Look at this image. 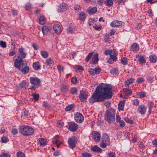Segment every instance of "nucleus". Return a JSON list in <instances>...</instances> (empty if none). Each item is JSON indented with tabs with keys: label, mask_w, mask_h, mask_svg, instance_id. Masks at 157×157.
Returning <instances> with one entry per match:
<instances>
[{
	"label": "nucleus",
	"mask_w": 157,
	"mask_h": 157,
	"mask_svg": "<svg viewBox=\"0 0 157 157\" xmlns=\"http://www.w3.org/2000/svg\"><path fill=\"white\" fill-rule=\"evenodd\" d=\"M112 87L109 85L100 84L96 88L94 93L89 100L90 103L101 101L105 99L111 98L113 95Z\"/></svg>",
	"instance_id": "1"
},
{
	"label": "nucleus",
	"mask_w": 157,
	"mask_h": 157,
	"mask_svg": "<svg viewBox=\"0 0 157 157\" xmlns=\"http://www.w3.org/2000/svg\"><path fill=\"white\" fill-rule=\"evenodd\" d=\"M14 66L19 70H21L24 74H25L28 73L29 71V68L27 65L26 61L23 60L19 57L17 59L14 61Z\"/></svg>",
	"instance_id": "2"
},
{
	"label": "nucleus",
	"mask_w": 157,
	"mask_h": 157,
	"mask_svg": "<svg viewBox=\"0 0 157 157\" xmlns=\"http://www.w3.org/2000/svg\"><path fill=\"white\" fill-rule=\"evenodd\" d=\"M115 110L114 109L111 108L107 109L105 114V119L109 123L111 124L115 121Z\"/></svg>",
	"instance_id": "3"
},
{
	"label": "nucleus",
	"mask_w": 157,
	"mask_h": 157,
	"mask_svg": "<svg viewBox=\"0 0 157 157\" xmlns=\"http://www.w3.org/2000/svg\"><path fill=\"white\" fill-rule=\"evenodd\" d=\"M20 129L21 132L25 136H29L33 134L34 129L30 126L23 125L21 126Z\"/></svg>",
	"instance_id": "4"
},
{
	"label": "nucleus",
	"mask_w": 157,
	"mask_h": 157,
	"mask_svg": "<svg viewBox=\"0 0 157 157\" xmlns=\"http://www.w3.org/2000/svg\"><path fill=\"white\" fill-rule=\"evenodd\" d=\"M19 56L16 57V56H14L13 57V59L16 60L17 59L18 57H19L21 59H24L25 58L26 56V54L25 52V51L24 49V48H20L18 49V51Z\"/></svg>",
	"instance_id": "5"
},
{
	"label": "nucleus",
	"mask_w": 157,
	"mask_h": 157,
	"mask_svg": "<svg viewBox=\"0 0 157 157\" xmlns=\"http://www.w3.org/2000/svg\"><path fill=\"white\" fill-rule=\"evenodd\" d=\"M68 142L69 147L73 149L76 146V144L77 142V139L76 137L72 136L69 139Z\"/></svg>",
	"instance_id": "6"
},
{
	"label": "nucleus",
	"mask_w": 157,
	"mask_h": 157,
	"mask_svg": "<svg viewBox=\"0 0 157 157\" xmlns=\"http://www.w3.org/2000/svg\"><path fill=\"white\" fill-rule=\"evenodd\" d=\"M29 79L31 84L39 86L40 83V79L36 77H30L29 78Z\"/></svg>",
	"instance_id": "7"
},
{
	"label": "nucleus",
	"mask_w": 157,
	"mask_h": 157,
	"mask_svg": "<svg viewBox=\"0 0 157 157\" xmlns=\"http://www.w3.org/2000/svg\"><path fill=\"white\" fill-rule=\"evenodd\" d=\"M68 129L71 131L75 132L76 131L78 127L77 124L74 122H70L68 124Z\"/></svg>",
	"instance_id": "8"
},
{
	"label": "nucleus",
	"mask_w": 157,
	"mask_h": 157,
	"mask_svg": "<svg viewBox=\"0 0 157 157\" xmlns=\"http://www.w3.org/2000/svg\"><path fill=\"white\" fill-rule=\"evenodd\" d=\"M75 119L77 122L82 123L84 120V117L82 114L79 113H77L75 114Z\"/></svg>",
	"instance_id": "9"
},
{
	"label": "nucleus",
	"mask_w": 157,
	"mask_h": 157,
	"mask_svg": "<svg viewBox=\"0 0 157 157\" xmlns=\"http://www.w3.org/2000/svg\"><path fill=\"white\" fill-rule=\"evenodd\" d=\"M87 96L88 94L86 92L82 91L80 92L79 95L80 101L83 102L86 101Z\"/></svg>",
	"instance_id": "10"
},
{
	"label": "nucleus",
	"mask_w": 157,
	"mask_h": 157,
	"mask_svg": "<svg viewBox=\"0 0 157 157\" xmlns=\"http://www.w3.org/2000/svg\"><path fill=\"white\" fill-rule=\"evenodd\" d=\"M147 107L144 105H140L138 108V111L141 115L144 114L146 112Z\"/></svg>",
	"instance_id": "11"
},
{
	"label": "nucleus",
	"mask_w": 157,
	"mask_h": 157,
	"mask_svg": "<svg viewBox=\"0 0 157 157\" xmlns=\"http://www.w3.org/2000/svg\"><path fill=\"white\" fill-rule=\"evenodd\" d=\"M92 137L96 142L99 141L100 140V135L99 132L97 131H94L93 132L92 134Z\"/></svg>",
	"instance_id": "12"
},
{
	"label": "nucleus",
	"mask_w": 157,
	"mask_h": 157,
	"mask_svg": "<svg viewBox=\"0 0 157 157\" xmlns=\"http://www.w3.org/2000/svg\"><path fill=\"white\" fill-rule=\"evenodd\" d=\"M117 52L115 50H110L109 56L110 57L113 59L114 61H117Z\"/></svg>",
	"instance_id": "13"
},
{
	"label": "nucleus",
	"mask_w": 157,
	"mask_h": 157,
	"mask_svg": "<svg viewBox=\"0 0 157 157\" xmlns=\"http://www.w3.org/2000/svg\"><path fill=\"white\" fill-rule=\"evenodd\" d=\"M123 23L121 21H114L111 23L110 25L112 27H117L122 25Z\"/></svg>",
	"instance_id": "14"
},
{
	"label": "nucleus",
	"mask_w": 157,
	"mask_h": 157,
	"mask_svg": "<svg viewBox=\"0 0 157 157\" xmlns=\"http://www.w3.org/2000/svg\"><path fill=\"white\" fill-rule=\"evenodd\" d=\"M53 29L56 34H58L61 33V28L59 25H54L53 26Z\"/></svg>",
	"instance_id": "15"
},
{
	"label": "nucleus",
	"mask_w": 157,
	"mask_h": 157,
	"mask_svg": "<svg viewBox=\"0 0 157 157\" xmlns=\"http://www.w3.org/2000/svg\"><path fill=\"white\" fill-rule=\"evenodd\" d=\"M101 141L108 144L110 143V140L109 137L105 133L103 134L102 137Z\"/></svg>",
	"instance_id": "16"
},
{
	"label": "nucleus",
	"mask_w": 157,
	"mask_h": 157,
	"mask_svg": "<svg viewBox=\"0 0 157 157\" xmlns=\"http://www.w3.org/2000/svg\"><path fill=\"white\" fill-rule=\"evenodd\" d=\"M149 59L150 62L154 63L157 60V57L155 55H152L149 56Z\"/></svg>",
	"instance_id": "17"
},
{
	"label": "nucleus",
	"mask_w": 157,
	"mask_h": 157,
	"mask_svg": "<svg viewBox=\"0 0 157 157\" xmlns=\"http://www.w3.org/2000/svg\"><path fill=\"white\" fill-rule=\"evenodd\" d=\"M33 69L35 70H38L40 69V65L38 62H36L33 63Z\"/></svg>",
	"instance_id": "18"
},
{
	"label": "nucleus",
	"mask_w": 157,
	"mask_h": 157,
	"mask_svg": "<svg viewBox=\"0 0 157 157\" xmlns=\"http://www.w3.org/2000/svg\"><path fill=\"white\" fill-rule=\"evenodd\" d=\"M92 151L97 152L101 153L102 149L98 147L97 145H95L91 148Z\"/></svg>",
	"instance_id": "19"
},
{
	"label": "nucleus",
	"mask_w": 157,
	"mask_h": 157,
	"mask_svg": "<svg viewBox=\"0 0 157 157\" xmlns=\"http://www.w3.org/2000/svg\"><path fill=\"white\" fill-rule=\"evenodd\" d=\"M38 142L40 145L45 146L47 144V142L46 140L43 138H40Z\"/></svg>",
	"instance_id": "20"
},
{
	"label": "nucleus",
	"mask_w": 157,
	"mask_h": 157,
	"mask_svg": "<svg viewBox=\"0 0 157 157\" xmlns=\"http://www.w3.org/2000/svg\"><path fill=\"white\" fill-rule=\"evenodd\" d=\"M78 17L80 20L81 21L85 20L86 18L85 13L82 11L80 12Z\"/></svg>",
	"instance_id": "21"
},
{
	"label": "nucleus",
	"mask_w": 157,
	"mask_h": 157,
	"mask_svg": "<svg viewBox=\"0 0 157 157\" xmlns=\"http://www.w3.org/2000/svg\"><path fill=\"white\" fill-rule=\"evenodd\" d=\"M139 46L137 43L133 44L131 46V49L133 51H137L139 50Z\"/></svg>",
	"instance_id": "22"
},
{
	"label": "nucleus",
	"mask_w": 157,
	"mask_h": 157,
	"mask_svg": "<svg viewBox=\"0 0 157 157\" xmlns=\"http://www.w3.org/2000/svg\"><path fill=\"white\" fill-rule=\"evenodd\" d=\"M98 60V54H96L94 56V57L92 58V62L93 64H96L97 63Z\"/></svg>",
	"instance_id": "23"
},
{
	"label": "nucleus",
	"mask_w": 157,
	"mask_h": 157,
	"mask_svg": "<svg viewBox=\"0 0 157 157\" xmlns=\"http://www.w3.org/2000/svg\"><path fill=\"white\" fill-rule=\"evenodd\" d=\"M133 79L132 78H130L124 82L125 86L126 87H128V85L130 84H132L133 82Z\"/></svg>",
	"instance_id": "24"
},
{
	"label": "nucleus",
	"mask_w": 157,
	"mask_h": 157,
	"mask_svg": "<svg viewBox=\"0 0 157 157\" xmlns=\"http://www.w3.org/2000/svg\"><path fill=\"white\" fill-rule=\"evenodd\" d=\"M53 61L50 58L46 60L45 64L47 66H51L54 64Z\"/></svg>",
	"instance_id": "25"
},
{
	"label": "nucleus",
	"mask_w": 157,
	"mask_h": 157,
	"mask_svg": "<svg viewBox=\"0 0 157 157\" xmlns=\"http://www.w3.org/2000/svg\"><path fill=\"white\" fill-rule=\"evenodd\" d=\"M68 6L66 3H63L60 6V11H64L67 10L68 8Z\"/></svg>",
	"instance_id": "26"
},
{
	"label": "nucleus",
	"mask_w": 157,
	"mask_h": 157,
	"mask_svg": "<svg viewBox=\"0 0 157 157\" xmlns=\"http://www.w3.org/2000/svg\"><path fill=\"white\" fill-rule=\"evenodd\" d=\"M125 103V101H121L118 105V109L119 111L122 110L123 109L124 104Z\"/></svg>",
	"instance_id": "27"
},
{
	"label": "nucleus",
	"mask_w": 157,
	"mask_h": 157,
	"mask_svg": "<svg viewBox=\"0 0 157 157\" xmlns=\"http://www.w3.org/2000/svg\"><path fill=\"white\" fill-rule=\"evenodd\" d=\"M42 32L44 35H45L47 34L49 29L48 27L46 26H44L42 27Z\"/></svg>",
	"instance_id": "28"
},
{
	"label": "nucleus",
	"mask_w": 157,
	"mask_h": 157,
	"mask_svg": "<svg viewBox=\"0 0 157 157\" xmlns=\"http://www.w3.org/2000/svg\"><path fill=\"white\" fill-rule=\"evenodd\" d=\"M41 56L44 58H47L48 56V54L47 52L44 51H42L40 52Z\"/></svg>",
	"instance_id": "29"
},
{
	"label": "nucleus",
	"mask_w": 157,
	"mask_h": 157,
	"mask_svg": "<svg viewBox=\"0 0 157 157\" xmlns=\"http://www.w3.org/2000/svg\"><path fill=\"white\" fill-rule=\"evenodd\" d=\"M110 73L113 75H116L119 73V71L117 69L114 68L111 70Z\"/></svg>",
	"instance_id": "30"
},
{
	"label": "nucleus",
	"mask_w": 157,
	"mask_h": 157,
	"mask_svg": "<svg viewBox=\"0 0 157 157\" xmlns=\"http://www.w3.org/2000/svg\"><path fill=\"white\" fill-rule=\"evenodd\" d=\"M124 94L127 95H130L132 94V91L130 90L127 89H123Z\"/></svg>",
	"instance_id": "31"
},
{
	"label": "nucleus",
	"mask_w": 157,
	"mask_h": 157,
	"mask_svg": "<svg viewBox=\"0 0 157 157\" xmlns=\"http://www.w3.org/2000/svg\"><path fill=\"white\" fill-rule=\"evenodd\" d=\"M139 61L140 63L143 64L146 63L145 59L143 56H141L140 55H139Z\"/></svg>",
	"instance_id": "32"
},
{
	"label": "nucleus",
	"mask_w": 157,
	"mask_h": 157,
	"mask_svg": "<svg viewBox=\"0 0 157 157\" xmlns=\"http://www.w3.org/2000/svg\"><path fill=\"white\" fill-rule=\"evenodd\" d=\"M28 86L27 82L25 81H23L20 83V87L21 88H26Z\"/></svg>",
	"instance_id": "33"
},
{
	"label": "nucleus",
	"mask_w": 157,
	"mask_h": 157,
	"mask_svg": "<svg viewBox=\"0 0 157 157\" xmlns=\"http://www.w3.org/2000/svg\"><path fill=\"white\" fill-rule=\"evenodd\" d=\"M39 23L43 25L45 21V18L43 16H41L39 18Z\"/></svg>",
	"instance_id": "34"
},
{
	"label": "nucleus",
	"mask_w": 157,
	"mask_h": 157,
	"mask_svg": "<svg viewBox=\"0 0 157 157\" xmlns=\"http://www.w3.org/2000/svg\"><path fill=\"white\" fill-rule=\"evenodd\" d=\"M97 11V8L96 7H94L90 10L89 13L90 14H93L96 13Z\"/></svg>",
	"instance_id": "35"
},
{
	"label": "nucleus",
	"mask_w": 157,
	"mask_h": 157,
	"mask_svg": "<svg viewBox=\"0 0 157 157\" xmlns=\"http://www.w3.org/2000/svg\"><path fill=\"white\" fill-rule=\"evenodd\" d=\"M78 90L76 87L72 88L70 90V92L71 94H77Z\"/></svg>",
	"instance_id": "36"
},
{
	"label": "nucleus",
	"mask_w": 157,
	"mask_h": 157,
	"mask_svg": "<svg viewBox=\"0 0 157 157\" xmlns=\"http://www.w3.org/2000/svg\"><path fill=\"white\" fill-rule=\"evenodd\" d=\"M74 9L75 10V12H78L81 10L80 5L79 4H78L75 5Z\"/></svg>",
	"instance_id": "37"
},
{
	"label": "nucleus",
	"mask_w": 157,
	"mask_h": 157,
	"mask_svg": "<svg viewBox=\"0 0 157 157\" xmlns=\"http://www.w3.org/2000/svg\"><path fill=\"white\" fill-rule=\"evenodd\" d=\"M148 108H149V113H151L152 108L154 106L152 102L149 101L148 103Z\"/></svg>",
	"instance_id": "38"
},
{
	"label": "nucleus",
	"mask_w": 157,
	"mask_h": 157,
	"mask_svg": "<svg viewBox=\"0 0 157 157\" xmlns=\"http://www.w3.org/2000/svg\"><path fill=\"white\" fill-rule=\"evenodd\" d=\"M68 90V87L66 85H63L61 88V90L62 91H63L64 93H66Z\"/></svg>",
	"instance_id": "39"
},
{
	"label": "nucleus",
	"mask_w": 157,
	"mask_h": 157,
	"mask_svg": "<svg viewBox=\"0 0 157 157\" xmlns=\"http://www.w3.org/2000/svg\"><path fill=\"white\" fill-rule=\"evenodd\" d=\"M106 5L108 6H111L113 4V0H106L105 1Z\"/></svg>",
	"instance_id": "40"
},
{
	"label": "nucleus",
	"mask_w": 157,
	"mask_h": 157,
	"mask_svg": "<svg viewBox=\"0 0 157 157\" xmlns=\"http://www.w3.org/2000/svg\"><path fill=\"white\" fill-rule=\"evenodd\" d=\"M127 59L125 57L121 58V63L123 65H126L127 64Z\"/></svg>",
	"instance_id": "41"
},
{
	"label": "nucleus",
	"mask_w": 157,
	"mask_h": 157,
	"mask_svg": "<svg viewBox=\"0 0 157 157\" xmlns=\"http://www.w3.org/2000/svg\"><path fill=\"white\" fill-rule=\"evenodd\" d=\"M58 136H55L54 138H53L52 139V142L53 143L56 144L58 143H59L60 142L58 140Z\"/></svg>",
	"instance_id": "42"
},
{
	"label": "nucleus",
	"mask_w": 157,
	"mask_h": 157,
	"mask_svg": "<svg viewBox=\"0 0 157 157\" xmlns=\"http://www.w3.org/2000/svg\"><path fill=\"white\" fill-rule=\"evenodd\" d=\"M28 116V112L27 111L25 110L24 112H23L21 113V118H23L24 119L25 118H26Z\"/></svg>",
	"instance_id": "43"
},
{
	"label": "nucleus",
	"mask_w": 157,
	"mask_h": 157,
	"mask_svg": "<svg viewBox=\"0 0 157 157\" xmlns=\"http://www.w3.org/2000/svg\"><path fill=\"white\" fill-rule=\"evenodd\" d=\"M93 52H90L89 53L88 55L86 57L85 59V61L86 62H88L90 59L92 55H93Z\"/></svg>",
	"instance_id": "44"
},
{
	"label": "nucleus",
	"mask_w": 157,
	"mask_h": 157,
	"mask_svg": "<svg viewBox=\"0 0 157 157\" xmlns=\"http://www.w3.org/2000/svg\"><path fill=\"white\" fill-rule=\"evenodd\" d=\"M74 106L73 105L71 104L67 106L65 109V110L66 111H69L72 110Z\"/></svg>",
	"instance_id": "45"
},
{
	"label": "nucleus",
	"mask_w": 157,
	"mask_h": 157,
	"mask_svg": "<svg viewBox=\"0 0 157 157\" xmlns=\"http://www.w3.org/2000/svg\"><path fill=\"white\" fill-rule=\"evenodd\" d=\"M82 157H91L92 155L87 152H85L82 153Z\"/></svg>",
	"instance_id": "46"
},
{
	"label": "nucleus",
	"mask_w": 157,
	"mask_h": 157,
	"mask_svg": "<svg viewBox=\"0 0 157 157\" xmlns=\"http://www.w3.org/2000/svg\"><path fill=\"white\" fill-rule=\"evenodd\" d=\"M74 68L78 71H83V69L82 66L80 65H75Z\"/></svg>",
	"instance_id": "47"
},
{
	"label": "nucleus",
	"mask_w": 157,
	"mask_h": 157,
	"mask_svg": "<svg viewBox=\"0 0 157 157\" xmlns=\"http://www.w3.org/2000/svg\"><path fill=\"white\" fill-rule=\"evenodd\" d=\"M146 93L145 92L141 91L139 93L138 95L140 98H144L146 96Z\"/></svg>",
	"instance_id": "48"
},
{
	"label": "nucleus",
	"mask_w": 157,
	"mask_h": 157,
	"mask_svg": "<svg viewBox=\"0 0 157 157\" xmlns=\"http://www.w3.org/2000/svg\"><path fill=\"white\" fill-rule=\"evenodd\" d=\"M17 157H25L24 154L21 151H18L17 153Z\"/></svg>",
	"instance_id": "49"
},
{
	"label": "nucleus",
	"mask_w": 157,
	"mask_h": 157,
	"mask_svg": "<svg viewBox=\"0 0 157 157\" xmlns=\"http://www.w3.org/2000/svg\"><path fill=\"white\" fill-rule=\"evenodd\" d=\"M34 99L36 101H37L39 99V96L38 94H32Z\"/></svg>",
	"instance_id": "50"
},
{
	"label": "nucleus",
	"mask_w": 157,
	"mask_h": 157,
	"mask_svg": "<svg viewBox=\"0 0 157 157\" xmlns=\"http://www.w3.org/2000/svg\"><path fill=\"white\" fill-rule=\"evenodd\" d=\"M108 156L109 157H116V154L113 151H110L108 153Z\"/></svg>",
	"instance_id": "51"
},
{
	"label": "nucleus",
	"mask_w": 157,
	"mask_h": 157,
	"mask_svg": "<svg viewBox=\"0 0 157 157\" xmlns=\"http://www.w3.org/2000/svg\"><path fill=\"white\" fill-rule=\"evenodd\" d=\"M124 120L126 122L131 124H133L134 122L133 121L130 120L128 118H124Z\"/></svg>",
	"instance_id": "52"
},
{
	"label": "nucleus",
	"mask_w": 157,
	"mask_h": 157,
	"mask_svg": "<svg viewBox=\"0 0 157 157\" xmlns=\"http://www.w3.org/2000/svg\"><path fill=\"white\" fill-rule=\"evenodd\" d=\"M71 81L72 83L76 84L77 82V79L76 77H73L71 78Z\"/></svg>",
	"instance_id": "53"
},
{
	"label": "nucleus",
	"mask_w": 157,
	"mask_h": 157,
	"mask_svg": "<svg viewBox=\"0 0 157 157\" xmlns=\"http://www.w3.org/2000/svg\"><path fill=\"white\" fill-rule=\"evenodd\" d=\"M1 141L2 143H6L8 142L7 138L5 136H3L1 139Z\"/></svg>",
	"instance_id": "54"
},
{
	"label": "nucleus",
	"mask_w": 157,
	"mask_h": 157,
	"mask_svg": "<svg viewBox=\"0 0 157 157\" xmlns=\"http://www.w3.org/2000/svg\"><path fill=\"white\" fill-rule=\"evenodd\" d=\"M145 79L143 78H138L136 80V82L138 83L143 82L144 81Z\"/></svg>",
	"instance_id": "55"
},
{
	"label": "nucleus",
	"mask_w": 157,
	"mask_h": 157,
	"mask_svg": "<svg viewBox=\"0 0 157 157\" xmlns=\"http://www.w3.org/2000/svg\"><path fill=\"white\" fill-rule=\"evenodd\" d=\"M18 132V130L16 128H13L12 129L11 131V133L13 135H15Z\"/></svg>",
	"instance_id": "56"
},
{
	"label": "nucleus",
	"mask_w": 157,
	"mask_h": 157,
	"mask_svg": "<svg viewBox=\"0 0 157 157\" xmlns=\"http://www.w3.org/2000/svg\"><path fill=\"white\" fill-rule=\"evenodd\" d=\"M0 45L2 48H5L6 47V43L2 41H0Z\"/></svg>",
	"instance_id": "57"
},
{
	"label": "nucleus",
	"mask_w": 157,
	"mask_h": 157,
	"mask_svg": "<svg viewBox=\"0 0 157 157\" xmlns=\"http://www.w3.org/2000/svg\"><path fill=\"white\" fill-rule=\"evenodd\" d=\"M31 5L30 3H27L25 5V10H29L31 8Z\"/></svg>",
	"instance_id": "58"
},
{
	"label": "nucleus",
	"mask_w": 157,
	"mask_h": 157,
	"mask_svg": "<svg viewBox=\"0 0 157 157\" xmlns=\"http://www.w3.org/2000/svg\"><path fill=\"white\" fill-rule=\"evenodd\" d=\"M88 23L90 26L93 25L94 23V20L91 18L89 19L88 21Z\"/></svg>",
	"instance_id": "59"
},
{
	"label": "nucleus",
	"mask_w": 157,
	"mask_h": 157,
	"mask_svg": "<svg viewBox=\"0 0 157 157\" xmlns=\"http://www.w3.org/2000/svg\"><path fill=\"white\" fill-rule=\"evenodd\" d=\"M94 69L95 73L96 74H99L101 71V70L100 68H95Z\"/></svg>",
	"instance_id": "60"
},
{
	"label": "nucleus",
	"mask_w": 157,
	"mask_h": 157,
	"mask_svg": "<svg viewBox=\"0 0 157 157\" xmlns=\"http://www.w3.org/2000/svg\"><path fill=\"white\" fill-rule=\"evenodd\" d=\"M49 105V104L47 102H46L45 101H44L43 102L42 105L43 107L47 108L48 106Z\"/></svg>",
	"instance_id": "61"
},
{
	"label": "nucleus",
	"mask_w": 157,
	"mask_h": 157,
	"mask_svg": "<svg viewBox=\"0 0 157 157\" xmlns=\"http://www.w3.org/2000/svg\"><path fill=\"white\" fill-rule=\"evenodd\" d=\"M107 144L105 143H104L103 142L101 141V144L100 145V146L102 148H105L107 146V144Z\"/></svg>",
	"instance_id": "62"
},
{
	"label": "nucleus",
	"mask_w": 157,
	"mask_h": 157,
	"mask_svg": "<svg viewBox=\"0 0 157 157\" xmlns=\"http://www.w3.org/2000/svg\"><path fill=\"white\" fill-rule=\"evenodd\" d=\"M119 124V126L121 127H123L124 126V122L123 120H121L118 122Z\"/></svg>",
	"instance_id": "63"
},
{
	"label": "nucleus",
	"mask_w": 157,
	"mask_h": 157,
	"mask_svg": "<svg viewBox=\"0 0 157 157\" xmlns=\"http://www.w3.org/2000/svg\"><path fill=\"white\" fill-rule=\"evenodd\" d=\"M0 157H10V156L8 154L5 153L1 154L0 155Z\"/></svg>",
	"instance_id": "64"
}]
</instances>
